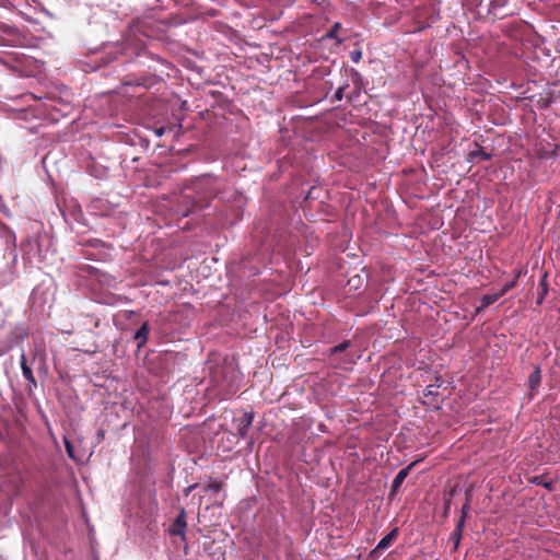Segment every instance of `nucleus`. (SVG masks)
Listing matches in <instances>:
<instances>
[{
	"label": "nucleus",
	"instance_id": "12",
	"mask_svg": "<svg viewBox=\"0 0 560 560\" xmlns=\"http://www.w3.org/2000/svg\"><path fill=\"white\" fill-rule=\"evenodd\" d=\"M149 324L144 322L136 331L135 339L138 340V348H141L148 341Z\"/></svg>",
	"mask_w": 560,
	"mask_h": 560
},
{
	"label": "nucleus",
	"instance_id": "3",
	"mask_svg": "<svg viewBox=\"0 0 560 560\" xmlns=\"http://www.w3.org/2000/svg\"><path fill=\"white\" fill-rule=\"evenodd\" d=\"M18 260V254L14 249L9 252V258L3 267H0V284L10 283L14 278V266Z\"/></svg>",
	"mask_w": 560,
	"mask_h": 560
},
{
	"label": "nucleus",
	"instance_id": "22",
	"mask_svg": "<svg viewBox=\"0 0 560 560\" xmlns=\"http://www.w3.org/2000/svg\"><path fill=\"white\" fill-rule=\"evenodd\" d=\"M348 83H345L343 85L339 86L337 91L335 92L332 100L334 101H341L343 98L345 90L348 88Z\"/></svg>",
	"mask_w": 560,
	"mask_h": 560
},
{
	"label": "nucleus",
	"instance_id": "4",
	"mask_svg": "<svg viewBox=\"0 0 560 560\" xmlns=\"http://www.w3.org/2000/svg\"><path fill=\"white\" fill-rule=\"evenodd\" d=\"M253 412H245L241 418L234 420L237 434L241 439H245L247 436V432L253 424Z\"/></svg>",
	"mask_w": 560,
	"mask_h": 560
},
{
	"label": "nucleus",
	"instance_id": "17",
	"mask_svg": "<svg viewBox=\"0 0 560 560\" xmlns=\"http://www.w3.org/2000/svg\"><path fill=\"white\" fill-rule=\"evenodd\" d=\"M521 276V271L516 272V275L514 276V278L506 282L498 292L501 296H503L505 293H508L512 288H514L517 283V280Z\"/></svg>",
	"mask_w": 560,
	"mask_h": 560
},
{
	"label": "nucleus",
	"instance_id": "14",
	"mask_svg": "<svg viewBox=\"0 0 560 560\" xmlns=\"http://www.w3.org/2000/svg\"><path fill=\"white\" fill-rule=\"evenodd\" d=\"M541 381V372L539 365L534 368V371L530 373L528 377V383L532 389H536Z\"/></svg>",
	"mask_w": 560,
	"mask_h": 560
},
{
	"label": "nucleus",
	"instance_id": "8",
	"mask_svg": "<svg viewBox=\"0 0 560 560\" xmlns=\"http://www.w3.org/2000/svg\"><path fill=\"white\" fill-rule=\"evenodd\" d=\"M20 365L23 377L28 382L30 385L36 386L35 376L33 374L31 366L27 364L26 355L24 352L21 353Z\"/></svg>",
	"mask_w": 560,
	"mask_h": 560
},
{
	"label": "nucleus",
	"instance_id": "10",
	"mask_svg": "<svg viewBox=\"0 0 560 560\" xmlns=\"http://www.w3.org/2000/svg\"><path fill=\"white\" fill-rule=\"evenodd\" d=\"M186 526H187V524L185 521V512L182 511L180 514L174 520L172 527H171V533L173 535H179V536L184 537Z\"/></svg>",
	"mask_w": 560,
	"mask_h": 560
},
{
	"label": "nucleus",
	"instance_id": "26",
	"mask_svg": "<svg viewBox=\"0 0 560 560\" xmlns=\"http://www.w3.org/2000/svg\"><path fill=\"white\" fill-rule=\"evenodd\" d=\"M155 133L161 137L164 133V128L162 127V128L156 129Z\"/></svg>",
	"mask_w": 560,
	"mask_h": 560
},
{
	"label": "nucleus",
	"instance_id": "2",
	"mask_svg": "<svg viewBox=\"0 0 560 560\" xmlns=\"http://www.w3.org/2000/svg\"><path fill=\"white\" fill-rule=\"evenodd\" d=\"M209 378L213 387L223 396L234 395L241 387L243 374L233 357H225L220 363L209 368Z\"/></svg>",
	"mask_w": 560,
	"mask_h": 560
},
{
	"label": "nucleus",
	"instance_id": "5",
	"mask_svg": "<svg viewBox=\"0 0 560 560\" xmlns=\"http://www.w3.org/2000/svg\"><path fill=\"white\" fill-rule=\"evenodd\" d=\"M466 508H467L466 505L463 506L462 515L458 518L455 529L453 530V533L451 534V537H450V539L453 541L454 549L458 548L460 540H462L464 526H465V522H466Z\"/></svg>",
	"mask_w": 560,
	"mask_h": 560
},
{
	"label": "nucleus",
	"instance_id": "19",
	"mask_svg": "<svg viewBox=\"0 0 560 560\" xmlns=\"http://www.w3.org/2000/svg\"><path fill=\"white\" fill-rule=\"evenodd\" d=\"M349 347H350V341L349 340H345V341L340 342L339 345L330 348L329 349V354H335V353H338V352H342V351L347 350Z\"/></svg>",
	"mask_w": 560,
	"mask_h": 560
},
{
	"label": "nucleus",
	"instance_id": "25",
	"mask_svg": "<svg viewBox=\"0 0 560 560\" xmlns=\"http://www.w3.org/2000/svg\"><path fill=\"white\" fill-rule=\"evenodd\" d=\"M0 211L5 214L7 217H10V212H9V209L8 207L5 206L2 197L0 196Z\"/></svg>",
	"mask_w": 560,
	"mask_h": 560
},
{
	"label": "nucleus",
	"instance_id": "20",
	"mask_svg": "<svg viewBox=\"0 0 560 560\" xmlns=\"http://www.w3.org/2000/svg\"><path fill=\"white\" fill-rule=\"evenodd\" d=\"M439 388H440V384H430L428 385L424 390H423V395L425 397H430V396H436L439 394Z\"/></svg>",
	"mask_w": 560,
	"mask_h": 560
},
{
	"label": "nucleus",
	"instance_id": "9",
	"mask_svg": "<svg viewBox=\"0 0 560 560\" xmlns=\"http://www.w3.org/2000/svg\"><path fill=\"white\" fill-rule=\"evenodd\" d=\"M415 465L416 462H412L407 467L402 468L397 472L392 482V492H396L399 489V487L402 485L404 480L407 478L408 474L410 472Z\"/></svg>",
	"mask_w": 560,
	"mask_h": 560
},
{
	"label": "nucleus",
	"instance_id": "24",
	"mask_svg": "<svg viewBox=\"0 0 560 560\" xmlns=\"http://www.w3.org/2000/svg\"><path fill=\"white\" fill-rule=\"evenodd\" d=\"M362 58V50L361 49H353L350 51V59L354 62V63H358Z\"/></svg>",
	"mask_w": 560,
	"mask_h": 560
},
{
	"label": "nucleus",
	"instance_id": "6",
	"mask_svg": "<svg viewBox=\"0 0 560 560\" xmlns=\"http://www.w3.org/2000/svg\"><path fill=\"white\" fill-rule=\"evenodd\" d=\"M535 151L541 159L556 158L557 145L549 142L538 141L535 144Z\"/></svg>",
	"mask_w": 560,
	"mask_h": 560
},
{
	"label": "nucleus",
	"instance_id": "23",
	"mask_svg": "<svg viewBox=\"0 0 560 560\" xmlns=\"http://www.w3.org/2000/svg\"><path fill=\"white\" fill-rule=\"evenodd\" d=\"M63 442H65V447H66V452H67L68 456L70 458L74 459V448H73L72 443L67 438L63 439Z\"/></svg>",
	"mask_w": 560,
	"mask_h": 560
},
{
	"label": "nucleus",
	"instance_id": "7",
	"mask_svg": "<svg viewBox=\"0 0 560 560\" xmlns=\"http://www.w3.org/2000/svg\"><path fill=\"white\" fill-rule=\"evenodd\" d=\"M398 535V528H393L388 534H386L376 545V547L372 550V555L380 552L381 550L387 549L395 538Z\"/></svg>",
	"mask_w": 560,
	"mask_h": 560
},
{
	"label": "nucleus",
	"instance_id": "18",
	"mask_svg": "<svg viewBox=\"0 0 560 560\" xmlns=\"http://www.w3.org/2000/svg\"><path fill=\"white\" fill-rule=\"evenodd\" d=\"M470 156L472 159H480L482 161H488L491 159V154L483 151L482 148H480V147H478L476 150L471 151Z\"/></svg>",
	"mask_w": 560,
	"mask_h": 560
},
{
	"label": "nucleus",
	"instance_id": "21",
	"mask_svg": "<svg viewBox=\"0 0 560 560\" xmlns=\"http://www.w3.org/2000/svg\"><path fill=\"white\" fill-rule=\"evenodd\" d=\"M222 483L221 482H218V481H211L207 485L206 487V490L208 492H218V491H221L222 490Z\"/></svg>",
	"mask_w": 560,
	"mask_h": 560
},
{
	"label": "nucleus",
	"instance_id": "28",
	"mask_svg": "<svg viewBox=\"0 0 560 560\" xmlns=\"http://www.w3.org/2000/svg\"><path fill=\"white\" fill-rule=\"evenodd\" d=\"M194 487H195V486H189V487L186 489V493H189Z\"/></svg>",
	"mask_w": 560,
	"mask_h": 560
},
{
	"label": "nucleus",
	"instance_id": "1",
	"mask_svg": "<svg viewBox=\"0 0 560 560\" xmlns=\"http://www.w3.org/2000/svg\"><path fill=\"white\" fill-rule=\"evenodd\" d=\"M194 189L199 194V199L217 197L221 202L226 203V210L237 218L245 205V197L232 187L220 189L219 179L211 175H202L194 183Z\"/></svg>",
	"mask_w": 560,
	"mask_h": 560
},
{
	"label": "nucleus",
	"instance_id": "13",
	"mask_svg": "<svg viewBox=\"0 0 560 560\" xmlns=\"http://www.w3.org/2000/svg\"><path fill=\"white\" fill-rule=\"evenodd\" d=\"M0 238H2L7 245L15 244V234L2 221H0Z\"/></svg>",
	"mask_w": 560,
	"mask_h": 560
},
{
	"label": "nucleus",
	"instance_id": "11",
	"mask_svg": "<svg viewBox=\"0 0 560 560\" xmlns=\"http://www.w3.org/2000/svg\"><path fill=\"white\" fill-rule=\"evenodd\" d=\"M547 278H548V275H547V272H545L541 276L540 280H539V290H540V292H539V294L537 296V300H536V304L537 305H541L542 304L545 298L547 296V294L549 292V284H548V279Z\"/></svg>",
	"mask_w": 560,
	"mask_h": 560
},
{
	"label": "nucleus",
	"instance_id": "16",
	"mask_svg": "<svg viewBox=\"0 0 560 560\" xmlns=\"http://www.w3.org/2000/svg\"><path fill=\"white\" fill-rule=\"evenodd\" d=\"M341 27V24L339 22H336L331 28L323 36V38H331L336 39L337 45H340L343 39L337 36L338 30Z\"/></svg>",
	"mask_w": 560,
	"mask_h": 560
},
{
	"label": "nucleus",
	"instance_id": "15",
	"mask_svg": "<svg viewBox=\"0 0 560 560\" xmlns=\"http://www.w3.org/2000/svg\"><path fill=\"white\" fill-rule=\"evenodd\" d=\"M500 298H501V295L499 294V292H497V293H492V294H485V295L480 299V308H487V307H489V306H490V305H492L494 302H497Z\"/></svg>",
	"mask_w": 560,
	"mask_h": 560
},
{
	"label": "nucleus",
	"instance_id": "27",
	"mask_svg": "<svg viewBox=\"0 0 560 560\" xmlns=\"http://www.w3.org/2000/svg\"><path fill=\"white\" fill-rule=\"evenodd\" d=\"M544 487H546V488H549V489H550V488H551V483H550V482H545V483H544Z\"/></svg>",
	"mask_w": 560,
	"mask_h": 560
}]
</instances>
